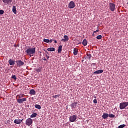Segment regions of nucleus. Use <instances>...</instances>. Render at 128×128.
<instances>
[{
    "mask_svg": "<svg viewBox=\"0 0 128 128\" xmlns=\"http://www.w3.org/2000/svg\"><path fill=\"white\" fill-rule=\"evenodd\" d=\"M26 52L27 54L30 56H32L34 54H36V48H29L26 50Z\"/></svg>",
    "mask_w": 128,
    "mask_h": 128,
    "instance_id": "obj_1",
    "label": "nucleus"
},
{
    "mask_svg": "<svg viewBox=\"0 0 128 128\" xmlns=\"http://www.w3.org/2000/svg\"><path fill=\"white\" fill-rule=\"evenodd\" d=\"M128 106V102H122L120 104V110H124L126 106Z\"/></svg>",
    "mask_w": 128,
    "mask_h": 128,
    "instance_id": "obj_2",
    "label": "nucleus"
},
{
    "mask_svg": "<svg viewBox=\"0 0 128 128\" xmlns=\"http://www.w3.org/2000/svg\"><path fill=\"white\" fill-rule=\"evenodd\" d=\"M69 120L70 122H76V115H72L70 116Z\"/></svg>",
    "mask_w": 128,
    "mask_h": 128,
    "instance_id": "obj_3",
    "label": "nucleus"
},
{
    "mask_svg": "<svg viewBox=\"0 0 128 128\" xmlns=\"http://www.w3.org/2000/svg\"><path fill=\"white\" fill-rule=\"evenodd\" d=\"M109 6L111 12H114V10L116 8V4L112 2H110L109 4Z\"/></svg>",
    "mask_w": 128,
    "mask_h": 128,
    "instance_id": "obj_4",
    "label": "nucleus"
},
{
    "mask_svg": "<svg viewBox=\"0 0 128 128\" xmlns=\"http://www.w3.org/2000/svg\"><path fill=\"white\" fill-rule=\"evenodd\" d=\"M32 124V120L30 118H28L26 121V126H31Z\"/></svg>",
    "mask_w": 128,
    "mask_h": 128,
    "instance_id": "obj_5",
    "label": "nucleus"
},
{
    "mask_svg": "<svg viewBox=\"0 0 128 128\" xmlns=\"http://www.w3.org/2000/svg\"><path fill=\"white\" fill-rule=\"evenodd\" d=\"M16 63L17 64V66H24V62L20 60H18L16 61Z\"/></svg>",
    "mask_w": 128,
    "mask_h": 128,
    "instance_id": "obj_6",
    "label": "nucleus"
},
{
    "mask_svg": "<svg viewBox=\"0 0 128 128\" xmlns=\"http://www.w3.org/2000/svg\"><path fill=\"white\" fill-rule=\"evenodd\" d=\"M74 6H75L74 2L73 1L70 2L68 5V8H74Z\"/></svg>",
    "mask_w": 128,
    "mask_h": 128,
    "instance_id": "obj_7",
    "label": "nucleus"
},
{
    "mask_svg": "<svg viewBox=\"0 0 128 128\" xmlns=\"http://www.w3.org/2000/svg\"><path fill=\"white\" fill-rule=\"evenodd\" d=\"M17 102H18V104H22L24 102H26V98L18 99Z\"/></svg>",
    "mask_w": 128,
    "mask_h": 128,
    "instance_id": "obj_8",
    "label": "nucleus"
},
{
    "mask_svg": "<svg viewBox=\"0 0 128 128\" xmlns=\"http://www.w3.org/2000/svg\"><path fill=\"white\" fill-rule=\"evenodd\" d=\"M24 120V119L22 120H20V119H16L14 120V124H22V122Z\"/></svg>",
    "mask_w": 128,
    "mask_h": 128,
    "instance_id": "obj_9",
    "label": "nucleus"
},
{
    "mask_svg": "<svg viewBox=\"0 0 128 128\" xmlns=\"http://www.w3.org/2000/svg\"><path fill=\"white\" fill-rule=\"evenodd\" d=\"M8 62L10 66H14V64H16V61L14 60H13L10 59Z\"/></svg>",
    "mask_w": 128,
    "mask_h": 128,
    "instance_id": "obj_10",
    "label": "nucleus"
},
{
    "mask_svg": "<svg viewBox=\"0 0 128 128\" xmlns=\"http://www.w3.org/2000/svg\"><path fill=\"white\" fill-rule=\"evenodd\" d=\"M2 2L5 4H10L12 0H2Z\"/></svg>",
    "mask_w": 128,
    "mask_h": 128,
    "instance_id": "obj_11",
    "label": "nucleus"
},
{
    "mask_svg": "<svg viewBox=\"0 0 128 128\" xmlns=\"http://www.w3.org/2000/svg\"><path fill=\"white\" fill-rule=\"evenodd\" d=\"M77 105H78V102H74L73 103L71 104L70 106H71L72 110L73 108H76V106Z\"/></svg>",
    "mask_w": 128,
    "mask_h": 128,
    "instance_id": "obj_12",
    "label": "nucleus"
},
{
    "mask_svg": "<svg viewBox=\"0 0 128 128\" xmlns=\"http://www.w3.org/2000/svg\"><path fill=\"white\" fill-rule=\"evenodd\" d=\"M64 38L62 39V42H68V36L66 35H64Z\"/></svg>",
    "mask_w": 128,
    "mask_h": 128,
    "instance_id": "obj_13",
    "label": "nucleus"
},
{
    "mask_svg": "<svg viewBox=\"0 0 128 128\" xmlns=\"http://www.w3.org/2000/svg\"><path fill=\"white\" fill-rule=\"evenodd\" d=\"M104 72V70H96L94 72V74H102Z\"/></svg>",
    "mask_w": 128,
    "mask_h": 128,
    "instance_id": "obj_14",
    "label": "nucleus"
},
{
    "mask_svg": "<svg viewBox=\"0 0 128 128\" xmlns=\"http://www.w3.org/2000/svg\"><path fill=\"white\" fill-rule=\"evenodd\" d=\"M102 118L104 120H106V118H108V114L106 113H104L103 114V115L102 116Z\"/></svg>",
    "mask_w": 128,
    "mask_h": 128,
    "instance_id": "obj_15",
    "label": "nucleus"
},
{
    "mask_svg": "<svg viewBox=\"0 0 128 128\" xmlns=\"http://www.w3.org/2000/svg\"><path fill=\"white\" fill-rule=\"evenodd\" d=\"M30 94H31V96H34V94H36V91L32 89L30 90Z\"/></svg>",
    "mask_w": 128,
    "mask_h": 128,
    "instance_id": "obj_16",
    "label": "nucleus"
},
{
    "mask_svg": "<svg viewBox=\"0 0 128 128\" xmlns=\"http://www.w3.org/2000/svg\"><path fill=\"white\" fill-rule=\"evenodd\" d=\"M82 44L84 46H86V44H88V41L86 40V39H84L82 42Z\"/></svg>",
    "mask_w": 128,
    "mask_h": 128,
    "instance_id": "obj_17",
    "label": "nucleus"
},
{
    "mask_svg": "<svg viewBox=\"0 0 128 128\" xmlns=\"http://www.w3.org/2000/svg\"><path fill=\"white\" fill-rule=\"evenodd\" d=\"M12 11L14 14H16V6H13Z\"/></svg>",
    "mask_w": 128,
    "mask_h": 128,
    "instance_id": "obj_18",
    "label": "nucleus"
},
{
    "mask_svg": "<svg viewBox=\"0 0 128 128\" xmlns=\"http://www.w3.org/2000/svg\"><path fill=\"white\" fill-rule=\"evenodd\" d=\"M47 50H48V52H54V50H56V48H48Z\"/></svg>",
    "mask_w": 128,
    "mask_h": 128,
    "instance_id": "obj_19",
    "label": "nucleus"
},
{
    "mask_svg": "<svg viewBox=\"0 0 128 128\" xmlns=\"http://www.w3.org/2000/svg\"><path fill=\"white\" fill-rule=\"evenodd\" d=\"M62 46H60L58 48V54H60L62 52Z\"/></svg>",
    "mask_w": 128,
    "mask_h": 128,
    "instance_id": "obj_20",
    "label": "nucleus"
},
{
    "mask_svg": "<svg viewBox=\"0 0 128 128\" xmlns=\"http://www.w3.org/2000/svg\"><path fill=\"white\" fill-rule=\"evenodd\" d=\"M36 116H38V114L34 113L30 116V118H36Z\"/></svg>",
    "mask_w": 128,
    "mask_h": 128,
    "instance_id": "obj_21",
    "label": "nucleus"
},
{
    "mask_svg": "<svg viewBox=\"0 0 128 128\" xmlns=\"http://www.w3.org/2000/svg\"><path fill=\"white\" fill-rule=\"evenodd\" d=\"M35 108H38V110H40V108H42V106H40V105L38 104L35 105Z\"/></svg>",
    "mask_w": 128,
    "mask_h": 128,
    "instance_id": "obj_22",
    "label": "nucleus"
},
{
    "mask_svg": "<svg viewBox=\"0 0 128 128\" xmlns=\"http://www.w3.org/2000/svg\"><path fill=\"white\" fill-rule=\"evenodd\" d=\"M74 56H76V54H78V50H76V48H74Z\"/></svg>",
    "mask_w": 128,
    "mask_h": 128,
    "instance_id": "obj_23",
    "label": "nucleus"
},
{
    "mask_svg": "<svg viewBox=\"0 0 128 128\" xmlns=\"http://www.w3.org/2000/svg\"><path fill=\"white\" fill-rule=\"evenodd\" d=\"M102 35H98L96 36L97 40H102Z\"/></svg>",
    "mask_w": 128,
    "mask_h": 128,
    "instance_id": "obj_24",
    "label": "nucleus"
},
{
    "mask_svg": "<svg viewBox=\"0 0 128 128\" xmlns=\"http://www.w3.org/2000/svg\"><path fill=\"white\" fill-rule=\"evenodd\" d=\"M43 42H44L48 43V42H50V40L44 38L43 40Z\"/></svg>",
    "mask_w": 128,
    "mask_h": 128,
    "instance_id": "obj_25",
    "label": "nucleus"
},
{
    "mask_svg": "<svg viewBox=\"0 0 128 128\" xmlns=\"http://www.w3.org/2000/svg\"><path fill=\"white\" fill-rule=\"evenodd\" d=\"M86 56L88 58V60H90V58H92V54H87Z\"/></svg>",
    "mask_w": 128,
    "mask_h": 128,
    "instance_id": "obj_26",
    "label": "nucleus"
},
{
    "mask_svg": "<svg viewBox=\"0 0 128 128\" xmlns=\"http://www.w3.org/2000/svg\"><path fill=\"white\" fill-rule=\"evenodd\" d=\"M124 126H126V124H121V125L119 126H118V128H124Z\"/></svg>",
    "mask_w": 128,
    "mask_h": 128,
    "instance_id": "obj_27",
    "label": "nucleus"
},
{
    "mask_svg": "<svg viewBox=\"0 0 128 128\" xmlns=\"http://www.w3.org/2000/svg\"><path fill=\"white\" fill-rule=\"evenodd\" d=\"M12 78H13V80H16V75H12Z\"/></svg>",
    "mask_w": 128,
    "mask_h": 128,
    "instance_id": "obj_28",
    "label": "nucleus"
},
{
    "mask_svg": "<svg viewBox=\"0 0 128 128\" xmlns=\"http://www.w3.org/2000/svg\"><path fill=\"white\" fill-rule=\"evenodd\" d=\"M108 116L110 118H114V116H114V114H108Z\"/></svg>",
    "mask_w": 128,
    "mask_h": 128,
    "instance_id": "obj_29",
    "label": "nucleus"
},
{
    "mask_svg": "<svg viewBox=\"0 0 128 128\" xmlns=\"http://www.w3.org/2000/svg\"><path fill=\"white\" fill-rule=\"evenodd\" d=\"M36 71L37 72H42V68L36 69Z\"/></svg>",
    "mask_w": 128,
    "mask_h": 128,
    "instance_id": "obj_30",
    "label": "nucleus"
},
{
    "mask_svg": "<svg viewBox=\"0 0 128 128\" xmlns=\"http://www.w3.org/2000/svg\"><path fill=\"white\" fill-rule=\"evenodd\" d=\"M4 10H0V14H4Z\"/></svg>",
    "mask_w": 128,
    "mask_h": 128,
    "instance_id": "obj_31",
    "label": "nucleus"
},
{
    "mask_svg": "<svg viewBox=\"0 0 128 128\" xmlns=\"http://www.w3.org/2000/svg\"><path fill=\"white\" fill-rule=\"evenodd\" d=\"M58 96H60V94L55 95L53 96V98H57Z\"/></svg>",
    "mask_w": 128,
    "mask_h": 128,
    "instance_id": "obj_32",
    "label": "nucleus"
},
{
    "mask_svg": "<svg viewBox=\"0 0 128 128\" xmlns=\"http://www.w3.org/2000/svg\"><path fill=\"white\" fill-rule=\"evenodd\" d=\"M93 102L94 104H98V100H96V99H94V100H93Z\"/></svg>",
    "mask_w": 128,
    "mask_h": 128,
    "instance_id": "obj_33",
    "label": "nucleus"
},
{
    "mask_svg": "<svg viewBox=\"0 0 128 128\" xmlns=\"http://www.w3.org/2000/svg\"><path fill=\"white\" fill-rule=\"evenodd\" d=\"M96 66V63H92L91 64V66Z\"/></svg>",
    "mask_w": 128,
    "mask_h": 128,
    "instance_id": "obj_34",
    "label": "nucleus"
},
{
    "mask_svg": "<svg viewBox=\"0 0 128 128\" xmlns=\"http://www.w3.org/2000/svg\"><path fill=\"white\" fill-rule=\"evenodd\" d=\"M46 58H47V59L48 60L50 58V56H48V54H46Z\"/></svg>",
    "mask_w": 128,
    "mask_h": 128,
    "instance_id": "obj_35",
    "label": "nucleus"
},
{
    "mask_svg": "<svg viewBox=\"0 0 128 128\" xmlns=\"http://www.w3.org/2000/svg\"><path fill=\"white\" fill-rule=\"evenodd\" d=\"M18 96H19V98H22V96H24L21 94V95Z\"/></svg>",
    "mask_w": 128,
    "mask_h": 128,
    "instance_id": "obj_36",
    "label": "nucleus"
},
{
    "mask_svg": "<svg viewBox=\"0 0 128 128\" xmlns=\"http://www.w3.org/2000/svg\"><path fill=\"white\" fill-rule=\"evenodd\" d=\"M50 40L49 42H50V44L52 42V40Z\"/></svg>",
    "mask_w": 128,
    "mask_h": 128,
    "instance_id": "obj_37",
    "label": "nucleus"
},
{
    "mask_svg": "<svg viewBox=\"0 0 128 128\" xmlns=\"http://www.w3.org/2000/svg\"><path fill=\"white\" fill-rule=\"evenodd\" d=\"M43 60H46V58H42Z\"/></svg>",
    "mask_w": 128,
    "mask_h": 128,
    "instance_id": "obj_38",
    "label": "nucleus"
},
{
    "mask_svg": "<svg viewBox=\"0 0 128 128\" xmlns=\"http://www.w3.org/2000/svg\"><path fill=\"white\" fill-rule=\"evenodd\" d=\"M54 42L55 44H58V42L56 41V40H55Z\"/></svg>",
    "mask_w": 128,
    "mask_h": 128,
    "instance_id": "obj_39",
    "label": "nucleus"
},
{
    "mask_svg": "<svg viewBox=\"0 0 128 128\" xmlns=\"http://www.w3.org/2000/svg\"><path fill=\"white\" fill-rule=\"evenodd\" d=\"M96 32H99V30H96Z\"/></svg>",
    "mask_w": 128,
    "mask_h": 128,
    "instance_id": "obj_40",
    "label": "nucleus"
},
{
    "mask_svg": "<svg viewBox=\"0 0 128 128\" xmlns=\"http://www.w3.org/2000/svg\"><path fill=\"white\" fill-rule=\"evenodd\" d=\"M93 32H94V34H95V32H96V31H94Z\"/></svg>",
    "mask_w": 128,
    "mask_h": 128,
    "instance_id": "obj_41",
    "label": "nucleus"
},
{
    "mask_svg": "<svg viewBox=\"0 0 128 128\" xmlns=\"http://www.w3.org/2000/svg\"><path fill=\"white\" fill-rule=\"evenodd\" d=\"M92 36H94V33H93Z\"/></svg>",
    "mask_w": 128,
    "mask_h": 128,
    "instance_id": "obj_42",
    "label": "nucleus"
}]
</instances>
